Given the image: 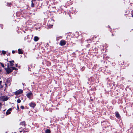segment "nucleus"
I'll return each mask as SVG.
<instances>
[{
	"label": "nucleus",
	"mask_w": 133,
	"mask_h": 133,
	"mask_svg": "<svg viewBox=\"0 0 133 133\" xmlns=\"http://www.w3.org/2000/svg\"><path fill=\"white\" fill-rule=\"evenodd\" d=\"M23 92V91L21 89H19V90L16 91L15 92V94L17 96L19 95L22 93Z\"/></svg>",
	"instance_id": "obj_1"
},
{
	"label": "nucleus",
	"mask_w": 133,
	"mask_h": 133,
	"mask_svg": "<svg viewBox=\"0 0 133 133\" xmlns=\"http://www.w3.org/2000/svg\"><path fill=\"white\" fill-rule=\"evenodd\" d=\"M0 99L3 101H7L8 99V98L7 96H2L1 97Z\"/></svg>",
	"instance_id": "obj_2"
},
{
	"label": "nucleus",
	"mask_w": 133,
	"mask_h": 133,
	"mask_svg": "<svg viewBox=\"0 0 133 133\" xmlns=\"http://www.w3.org/2000/svg\"><path fill=\"white\" fill-rule=\"evenodd\" d=\"M5 70H6L7 74H9L12 72V70L10 68H5Z\"/></svg>",
	"instance_id": "obj_3"
},
{
	"label": "nucleus",
	"mask_w": 133,
	"mask_h": 133,
	"mask_svg": "<svg viewBox=\"0 0 133 133\" xmlns=\"http://www.w3.org/2000/svg\"><path fill=\"white\" fill-rule=\"evenodd\" d=\"M66 44V42L65 40H61L60 42V45L61 46L65 45Z\"/></svg>",
	"instance_id": "obj_4"
},
{
	"label": "nucleus",
	"mask_w": 133,
	"mask_h": 133,
	"mask_svg": "<svg viewBox=\"0 0 133 133\" xmlns=\"http://www.w3.org/2000/svg\"><path fill=\"white\" fill-rule=\"evenodd\" d=\"M32 95V93L30 92L28 93L26 95L27 97L29 98V99H32L31 96Z\"/></svg>",
	"instance_id": "obj_5"
},
{
	"label": "nucleus",
	"mask_w": 133,
	"mask_h": 133,
	"mask_svg": "<svg viewBox=\"0 0 133 133\" xmlns=\"http://www.w3.org/2000/svg\"><path fill=\"white\" fill-rule=\"evenodd\" d=\"M29 106L32 108H34L36 106V104L35 103L31 102L29 104Z\"/></svg>",
	"instance_id": "obj_6"
},
{
	"label": "nucleus",
	"mask_w": 133,
	"mask_h": 133,
	"mask_svg": "<svg viewBox=\"0 0 133 133\" xmlns=\"http://www.w3.org/2000/svg\"><path fill=\"white\" fill-rule=\"evenodd\" d=\"M19 125L23 126L24 127L26 126V122L25 121L21 122L19 123Z\"/></svg>",
	"instance_id": "obj_7"
},
{
	"label": "nucleus",
	"mask_w": 133,
	"mask_h": 133,
	"mask_svg": "<svg viewBox=\"0 0 133 133\" xmlns=\"http://www.w3.org/2000/svg\"><path fill=\"white\" fill-rule=\"evenodd\" d=\"M12 110V108H10L8 109L6 112V115H8L11 114V112L10 111Z\"/></svg>",
	"instance_id": "obj_8"
},
{
	"label": "nucleus",
	"mask_w": 133,
	"mask_h": 133,
	"mask_svg": "<svg viewBox=\"0 0 133 133\" xmlns=\"http://www.w3.org/2000/svg\"><path fill=\"white\" fill-rule=\"evenodd\" d=\"M18 53L20 54H23V50L20 49H18Z\"/></svg>",
	"instance_id": "obj_9"
},
{
	"label": "nucleus",
	"mask_w": 133,
	"mask_h": 133,
	"mask_svg": "<svg viewBox=\"0 0 133 133\" xmlns=\"http://www.w3.org/2000/svg\"><path fill=\"white\" fill-rule=\"evenodd\" d=\"M8 61L10 63V65L12 66L14 65V64L13 63H14V60H12L11 61Z\"/></svg>",
	"instance_id": "obj_10"
},
{
	"label": "nucleus",
	"mask_w": 133,
	"mask_h": 133,
	"mask_svg": "<svg viewBox=\"0 0 133 133\" xmlns=\"http://www.w3.org/2000/svg\"><path fill=\"white\" fill-rule=\"evenodd\" d=\"M39 38L37 36H35L34 37V41L35 42H37L38 41Z\"/></svg>",
	"instance_id": "obj_11"
},
{
	"label": "nucleus",
	"mask_w": 133,
	"mask_h": 133,
	"mask_svg": "<svg viewBox=\"0 0 133 133\" xmlns=\"http://www.w3.org/2000/svg\"><path fill=\"white\" fill-rule=\"evenodd\" d=\"M19 129H21V130H19V132L21 133L23 131L24 132V128H22V127H21Z\"/></svg>",
	"instance_id": "obj_12"
},
{
	"label": "nucleus",
	"mask_w": 133,
	"mask_h": 133,
	"mask_svg": "<svg viewBox=\"0 0 133 133\" xmlns=\"http://www.w3.org/2000/svg\"><path fill=\"white\" fill-rule=\"evenodd\" d=\"M51 131L49 129H46L45 130V133H51Z\"/></svg>",
	"instance_id": "obj_13"
},
{
	"label": "nucleus",
	"mask_w": 133,
	"mask_h": 133,
	"mask_svg": "<svg viewBox=\"0 0 133 133\" xmlns=\"http://www.w3.org/2000/svg\"><path fill=\"white\" fill-rule=\"evenodd\" d=\"M24 127V128H24V132H28L29 131V129L28 128H26V126Z\"/></svg>",
	"instance_id": "obj_14"
},
{
	"label": "nucleus",
	"mask_w": 133,
	"mask_h": 133,
	"mask_svg": "<svg viewBox=\"0 0 133 133\" xmlns=\"http://www.w3.org/2000/svg\"><path fill=\"white\" fill-rule=\"evenodd\" d=\"M11 68L12 69V71L13 70H18L17 68H16L15 67L12 66L11 67Z\"/></svg>",
	"instance_id": "obj_15"
},
{
	"label": "nucleus",
	"mask_w": 133,
	"mask_h": 133,
	"mask_svg": "<svg viewBox=\"0 0 133 133\" xmlns=\"http://www.w3.org/2000/svg\"><path fill=\"white\" fill-rule=\"evenodd\" d=\"M31 6L32 7H34L35 6V5L33 3V1H31Z\"/></svg>",
	"instance_id": "obj_16"
},
{
	"label": "nucleus",
	"mask_w": 133,
	"mask_h": 133,
	"mask_svg": "<svg viewBox=\"0 0 133 133\" xmlns=\"http://www.w3.org/2000/svg\"><path fill=\"white\" fill-rule=\"evenodd\" d=\"M116 117H117V118L119 117V115L118 113V112H116Z\"/></svg>",
	"instance_id": "obj_17"
},
{
	"label": "nucleus",
	"mask_w": 133,
	"mask_h": 133,
	"mask_svg": "<svg viewBox=\"0 0 133 133\" xmlns=\"http://www.w3.org/2000/svg\"><path fill=\"white\" fill-rule=\"evenodd\" d=\"M12 5V4L11 3H8L7 4V5L8 6H10Z\"/></svg>",
	"instance_id": "obj_18"
},
{
	"label": "nucleus",
	"mask_w": 133,
	"mask_h": 133,
	"mask_svg": "<svg viewBox=\"0 0 133 133\" xmlns=\"http://www.w3.org/2000/svg\"><path fill=\"white\" fill-rule=\"evenodd\" d=\"M21 100L19 99H18L17 100V102L18 103H19L21 102Z\"/></svg>",
	"instance_id": "obj_19"
},
{
	"label": "nucleus",
	"mask_w": 133,
	"mask_h": 133,
	"mask_svg": "<svg viewBox=\"0 0 133 133\" xmlns=\"http://www.w3.org/2000/svg\"><path fill=\"white\" fill-rule=\"evenodd\" d=\"M2 53L4 55L6 53V52L5 51L3 50L2 51Z\"/></svg>",
	"instance_id": "obj_20"
},
{
	"label": "nucleus",
	"mask_w": 133,
	"mask_h": 133,
	"mask_svg": "<svg viewBox=\"0 0 133 133\" xmlns=\"http://www.w3.org/2000/svg\"><path fill=\"white\" fill-rule=\"evenodd\" d=\"M0 64H1V66L2 67L4 68V64H3L1 62H0Z\"/></svg>",
	"instance_id": "obj_21"
},
{
	"label": "nucleus",
	"mask_w": 133,
	"mask_h": 133,
	"mask_svg": "<svg viewBox=\"0 0 133 133\" xmlns=\"http://www.w3.org/2000/svg\"><path fill=\"white\" fill-rule=\"evenodd\" d=\"M20 108L22 109H24V106L22 105L21 106Z\"/></svg>",
	"instance_id": "obj_22"
},
{
	"label": "nucleus",
	"mask_w": 133,
	"mask_h": 133,
	"mask_svg": "<svg viewBox=\"0 0 133 133\" xmlns=\"http://www.w3.org/2000/svg\"><path fill=\"white\" fill-rule=\"evenodd\" d=\"M17 110H18V111H19V108L18 105H17Z\"/></svg>",
	"instance_id": "obj_23"
},
{
	"label": "nucleus",
	"mask_w": 133,
	"mask_h": 133,
	"mask_svg": "<svg viewBox=\"0 0 133 133\" xmlns=\"http://www.w3.org/2000/svg\"><path fill=\"white\" fill-rule=\"evenodd\" d=\"M12 54H14L15 53V51L14 50H13L12 51Z\"/></svg>",
	"instance_id": "obj_24"
},
{
	"label": "nucleus",
	"mask_w": 133,
	"mask_h": 133,
	"mask_svg": "<svg viewBox=\"0 0 133 133\" xmlns=\"http://www.w3.org/2000/svg\"><path fill=\"white\" fill-rule=\"evenodd\" d=\"M15 66L16 67H17L18 66V64H16L15 65Z\"/></svg>",
	"instance_id": "obj_25"
},
{
	"label": "nucleus",
	"mask_w": 133,
	"mask_h": 133,
	"mask_svg": "<svg viewBox=\"0 0 133 133\" xmlns=\"http://www.w3.org/2000/svg\"><path fill=\"white\" fill-rule=\"evenodd\" d=\"M7 67H8V68L9 67V63H8L7 64Z\"/></svg>",
	"instance_id": "obj_26"
},
{
	"label": "nucleus",
	"mask_w": 133,
	"mask_h": 133,
	"mask_svg": "<svg viewBox=\"0 0 133 133\" xmlns=\"http://www.w3.org/2000/svg\"><path fill=\"white\" fill-rule=\"evenodd\" d=\"M2 82V81H0V85H1V83Z\"/></svg>",
	"instance_id": "obj_27"
},
{
	"label": "nucleus",
	"mask_w": 133,
	"mask_h": 133,
	"mask_svg": "<svg viewBox=\"0 0 133 133\" xmlns=\"http://www.w3.org/2000/svg\"><path fill=\"white\" fill-rule=\"evenodd\" d=\"M1 88H2L3 87L2 85H1Z\"/></svg>",
	"instance_id": "obj_28"
},
{
	"label": "nucleus",
	"mask_w": 133,
	"mask_h": 133,
	"mask_svg": "<svg viewBox=\"0 0 133 133\" xmlns=\"http://www.w3.org/2000/svg\"><path fill=\"white\" fill-rule=\"evenodd\" d=\"M5 85L6 86V85H7V84L6 83H5Z\"/></svg>",
	"instance_id": "obj_29"
},
{
	"label": "nucleus",
	"mask_w": 133,
	"mask_h": 133,
	"mask_svg": "<svg viewBox=\"0 0 133 133\" xmlns=\"http://www.w3.org/2000/svg\"><path fill=\"white\" fill-rule=\"evenodd\" d=\"M36 0H32V1H36Z\"/></svg>",
	"instance_id": "obj_30"
},
{
	"label": "nucleus",
	"mask_w": 133,
	"mask_h": 133,
	"mask_svg": "<svg viewBox=\"0 0 133 133\" xmlns=\"http://www.w3.org/2000/svg\"><path fill=\"white\" fill-rule=\"evenodd\" d=\"M2 71V70L0 69V71L1 72Z\"/></svg>",
	"instance_id": "obj_31"
},
{
	"label": "nucleus",
	"mask_w": 133,
	"mask_h": 133,
	"mask_svg": "<svg viewBox=\"0 0 133 133\" xmlns=\"http://www.w3.org/2000/svg\"><path fill=\"white\" fill-rule=\"evenodd\" d=\"M132 17H133V14H132Z\"/></svg>",
	"instance_id": "obj_32"
},
{
	"label": "nucleus",
	"mask_w": 133,
	"mask_h": 133,
	"mask_svg": "<svg viewBox=\"0 0 133 133\" xmlns=\"http://www.w3.org/2000/svg\"><path fill=\"white\" fill-rule=\"evenodd\" d=\"M90 100L91 101V99H90Z\"/></svg>",
	"instance_id": "obj_33"
},
{
	"label": "nucleus",
	"mask_w": 133,
	"mask_h": 133,
	"mask_svg": "<svg viewBox=\"0 0 133 133\" xmlns=\"http://www.w3.org/2000/svg\"><path fill=\"white\" fill-rule=\"evenodd\" d=\"M14 133H17L16 132H15Z\"/></svg>",
	"instance_id": "obj_34"
}]
</instances>
